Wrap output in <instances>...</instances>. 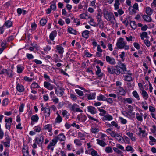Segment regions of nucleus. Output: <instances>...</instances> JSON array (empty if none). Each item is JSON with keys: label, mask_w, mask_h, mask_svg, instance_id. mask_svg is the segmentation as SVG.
<instances>
[{"label": "nucleus", "mask_w": 156, "mask_h": 156, "mask_svg": "<svg viewBox=\"0 0 156 156\" xmlns=\"http://www.w3.org/2000/svg\"><path fill=\"white\" fill-rule=\"evenodd\" d=\"M146 12L148 15L150 16L153 12V10L150 7H147L146 9Z\"/></svg>", "instance_id": "nucleus-39"}, {"label": "nucleus", "mask_w": 156, "mask_h": 156, "mask_svg": "<svg viewBox=\"0 0 156 156\" xmlns=\"http://www.w3.org/2000/svg\"><path fill=\"white\" fill-rule=\"evenodd\" d=\"M57 142V139L55 138L52 139V140L50 141L49 144L47 146V148L48 150H51L53 151L54 147L56 145Z\"/></svg>", "instance_id": "nucleus-6"}, {"label": "nucleus", "mask_w": 156, "mask_h": 156, "mask_svg": "<svg viewBox=\"0 0 156 156\" xmlns=\"http://www.w3.org/2000/svg\"><path fill=\"white\" fill-rule=\"evenodd\" d=\"M128 9L129 11V12L131 13V14H135L136 12V10L134 9L132 7V6H130L129 8Z\"/></svg>", "instance_id": "nucleus-54"}, {"label": "nucleus", "mask_w": 156, "mask_h": 156, "mask_svg": "<svg viewBox=\"0 0 156 156\" xmlns=\"http://www.w3.org/2000/svg\"><path fill=\"white\" fill-rule=\"evenodd\" d=\"M106 98L104 95L100 94L97 97V99L99 101H105Z\"/></svg>", "instance_id": "nucleus-37"}, {"label": "nucleus", "mask_w": 156, "mask_h": 156, "mask_svg": "<svg viewBox=\"0 0 156 156\" xmlns=\"http://www.w3.org/2000/svg\"><path fill=\"white\" fill-rule=\"evenodd\" d=\"M113 117L112 116L108 113H107L102 118V120L105 122V121H110L112 120Z\"/></svg>", "instance_id": "nucleus-12"}, {"label": "nucleus", "mask_w": 156, "mask_h": 156, "mask_svg": "<svg viewBox=\"0 0 156 156\" xmlns=\"http://www.w3.org/2000/svg\"><path fill=\"white\" fill-rule=\"evenodd\" d=\"M126 149L127 151H131V153H133L134 151V150L133 149L132 147L130 145L127 146Z\"/></svg>", "instance_id": "nucleus-47"}, {"label": "nucleus", "mask_w": 156, "mask_h": 156, "mask_svg": "<svg viewBox=\"0 0 156 156\" xmlns=\"http://www.w3.org/2000/svg\"><path fill=\"white\" fill-rule=\"evenodd\" d=\"M68 31L70 33L73 34H76V30H74L71 28H69L68 29Z\"/></svg>", "instance_id": "nucleus-55"}, {"label": "nucleus", "mask_w": 156, "mask_h": 156, "mask_svg": "<svg viewBox=\"0 0 156 156\" xmlns=\"http://www.w3.org/2000/svg\"><path fill=\"white\" fill-rule=\"evenodd\" d=\"M122 113L126 117H131V115L129 113L128 111L127 112L126 111H123L122 112Z\"/></svg>", "instance_id": "nucleus-58"}, {"label": "nucleus", "mask_w": 156, "mask_h": 156, "mask_svg": "<svg viewBox=\"0 0 156 156\" xmlns=\"http://www.w3.org/2000/svg\"><path fill=\"white\" fill-rule=\"evenodd\" d=\"M119 118L121 123L123 124H125L127 123V120L126 119H124L123 117H119Z\"/></svg>", "instance_id": "nucleus-50"}, {"label": "nucleus", "mask_w": 156, "mask_h": 156, "mask_svg": "<svg viewBox=\"0 0 156 156\" xmlns=\"http://www.w3.org/2000/svg\"><path fill=\"white\" fill-rule=\"evenodd\" d=\"M44 130H47L49 132H52V126L51 124L45 125L44 126Z\"/></svg>", "instance_id": "nucleus-19"}, {"label": "nucleus", "mask_w": 156, "mask_h": 156, "mask_svg": "<svg viewBox=\"0 0 156 156\" xmlns=\"http://www.w3.org/2000/svg\"><path fill=\"white\" fill-rule=\"evenodd\" d=\"M105 151L107 153H112L113 151L112 147L110 146L107 147L105 148Z\"/></svg>", "instance_id": "nucleus-49"}, {"label": "nucleus", "mask_w": 156, "mask_h": 156, "mask_svg": "<svg viewBox=\"0 0 156 156\" xmlns=\"http://www.w3.org/2000/svg\"><path fill=\"white\" fill-rule=\"evenodd\" d=\"M78 137L82 140H84L85 139V135L81 132H79L78 134Z\"/></svg>", "instance_id": "nucleus-62"}, {"label": "nucleus", "mask_w": 156, "mask_h": 156, "mask_svg": "<svg viewBox=\"0 0 156 156\" xmlns=\"http://www.w3.org/2000/svg\"><path fill=\"white\" fill-rule=\"evenodd\" d=\"M107 69L108 73L111 74L115 73V71L116 70L112 66H108Z\"/></svg>", "instance_id": "nucleus-23"}, {"label": "nucleus", "mask_w": 156, "mask_h": 156, "mask_svg": "<svg viewBox=\"0 0 156 156\" xmlns=\"http://www.w3.org/2000/svg\"><path fill=\"white\" fill-rule=\"evenodd\" d=\"M98 22L99 28L101 29H103L104 27L103 21L102 20H101Z\"/></svg>", "instance_id": "nucleus-51"}, {"label": "nucleus", "mask_w": 156, "mask_h": 156, "mask_svg": "<svg viewBox=\"0 0 156 156\" xmlns=\"http://www.w3.org/2000/svg\"><path fill=\"white\" fill-rule=\"evenodd\" d=\"M44 137L42 133H41L38 136L36 137L35 139L36 143L38 144L40 147L42 146V144L44 141Z\"/></svg>", "instance_id": "nucleus-5"}, {"label": "nucleus", "mask_w": 156, "mask_h": 156, "mask_svg": "<svg viewBox=\"0 0 156 156\" xmlns=\"http://www.w3.org/2000/svg\"><path fill=\"white\" fill-rule=\"evenodd\" d=\"M57 114L58 116L55 119V122L57 123H60L62 121V118L58 113H57Z\"/></svg>", "instance_id": "nucleus-32"}, {"label": "nucleus", "mask_w": 156, "mask_h": 156, "mask_svg": "<svg viewBox=\"0 0 156 156\" xmlns=\"http://www.w3.org/2000/svg\"><path fill=\"white\" fill-rule=\"evenodd\" d=\"M124 40L123 38L120 37L117 40L116 44L117 47L119 49H122L124 48L126 50L129 49V46L126 45V43L124 41Z\"/></svg>", "instance_id": "nucleus-2"}, {"label": "nucleus", "mask_w": 156, "mask_h": 156, "mask_svg": "<svg viewBox=\"0 0 156 156\" xmlns=\"http://www.w3.org/2000/svg\"><path fill=\"white\" fill-rule=\"evenodd\" d=\"M120 4L119 0H115L114 5L115 9H118L119 8V6Z\"/></svg>", "instance_id": "nucleus-45"}, {"label": "nucleus", "mask_w": 156, "mask_h": 156, "mask_svg": "<svg viewBox=\"0 0 156 156\" xmlns=\"http://www.w3.org/2000/svg\"><path fill=\"white\" fill-rule=\"evenodd\" d=\"M89 33V32L87 30H85L83 32L82 36L83 37L87 39L88 38Z\"/></svg>", "instance_id": "nucleus-41"}, {"label": "nucleus", "mask_w": 156, "mask_h": 156, "mask_svg": "<svg viewBox=\"0 0 156 156\" xmlns=\"http://www.w3.org/2000/svg\"><path fill=\"white\" fill-rule=\"evenodd\" d=\"M115 93H110L109 94L108 96L112 97L115 99L117 97V95H122L125 96L126 94V90L122 87H117L115 90Z\"/></svg>", "instance_id": "nucleus-1"}, {"label": "nucleus", "mask_w": 156, "mask_h": 156, "mask_svg": "<svg viewBox=\"0 0 156 156\" xmlns=\"http://www.w3.org/2000/svg\"><path fill=\"white\" fill-rule=\"evenodd\" d=\"M87 119V117L84 114H80L77 116V119L80 122L85 121Z\"/></svg>", "instance_id": "nucleus-15"}, {"label": "nucleus", "mask_w": 156, "mask_h": 156, "mask_svg": "<svg viewBox=\"0 0 156 156\" xmlns=\"http://www.w3.org/2000/svg\"><path fill=\"white\" fill-rule=\"evenodd\" d=\"M105 101L107 102L110 105H112L113 103V100L111 98H106Z\"/></svg>", "instance_id": "nucleus-57"}, {"label": "nucleus", "mask_w": 156, "mask_h": 156, "mask_svg": "<svg viewBox=\"0 0 156 156\" xmlns=\"http://www.w3.org/2000/svg\"><path fill=\"white\" fill-rule=\"evenodd\" d=\"M62 115L66 119H69V114L66 110H63L62 112Z\"/></svg>", "instance_id": "nucleus-35"}, {"label": "nucleus", "mask_w": 156, "mask_h": 156, "mask_svg": "<svg viewBox=\"0 0 156 156\" xmlns=\"http://www.w3.org/2000/svg\"><path fill=\"white\" fill-rule=\"evenodd\" d=\"M44 86L49 90H51L54 88H56V87L55 86L51 84L48 81H45L44 82Z\"/></svg>", "instance_id": "nucleus-7"}, {"label": "nucleus", "mask_w": 156, "mask_h": 156, "mask_svg": "<svg viewBox=\"0 0 156 156\" xmlns=\"http://www.w3.org/2000/svg\"><path fill=\"white\" fill-rule=\"evenodd\" d=\"M87 108L88 111L92 114H95L97 113V111L95 108L92 106L87 107Z\"/></svg>", "instance_id": "nucleus-18"}, {"label": "nucleus", "mask_w": 156, "mask_h": 156, "mask_svg": "<svg viewBox=\"0 0 156 156\" xmlns=\"http://www.w3.org/2000/svg\"><path fill=\"white\" fill-rule=\"evenodd\" d=\"M133 102V99L131 98H124V103H128L131 104Z\"/></svg>", "instance_id": "nucleus-29"}, {"label": "nucleus", "mask_w": 156, "mask_h": 156, "mask_svg": "<svg viewBox=\"0 0 156 156\" xmlns=\"http://www.w3.org/2000/svg\"><path fill=\"white\" fill-rule=\"evenodd\" d=\"M140 36L141 39L144 40V38H147L148 36L147 33L146 32H143L140 34Z\"/></svg>", "instance_id": "nucleus-40"}, {"label": "nucleus", "mask_w": 156, "mask_h": 156, "mask_svg": "<svg viewBox=\"0 0 156 156\" xmlns=\"http://www.w3.org/2000/svg\"><path fill=\"white\" fill-rule=\"evenodd\" d=\"M43 111L45 119H48L50 117L51 113L50 109L49 108L45 107V109L43 110Z\"/></svg>", "instance_id": "nucleus-10"}, {"label": "nucleus", "mask_w": 156, "mask_h": 156, "mask_svg": "<svg viewBox=\"0 0 156 156\" xmlns=\"http://www.w3.org/2000/svg\"><path fill=\"white\" fill-rule=\"evenodd\" d=\"M108 126H110L111 125L112 126H114L117 129H120V126H119L117 123L115 121H112L111 122V124L109 123L108 124Z\"/></svg>", "instance_id": "nucleus-36"}, {"label": "nucleus", "mask_w": 156, "mask_h": 156, "mask_svg": "<svg viewBox=\"0 0 156 156\" xmlns=\"http://www.w3.org/2000/svg\"><path fill=\"white\" fill-rule=\"evenodd\" d=\"M55 138L57 139V141L59 140L60 141H64L66 140V137L63 133H60L58 136H56Z\"/></svg>", "instance_id": "nucleus-11"}, {"label": "nucleus", "mask_w": 156, "mask_h": 156, "mask_svg": "<svg viewBox=\"0 0 156 156\" xmlns=\"http://www.w3.org/2000/svg\"><path fill=\"white\" fill-rule=\"evenodd\" d=\"M96 67L97 70L96 71V74L97 76L98 79H101L103 76V74L101 73V69L99 66H96Z\"/></svg>", "instance_id": "nucleus-14"}, {"label": "nucleus", "mask_w": 156, "mask_h": 156, "mask_svg": "<svg viewBox=\"0 0 156 156\" xmlns=\"http://www.w3.org/2000/svg\"><path fill=\"white\" fill-rule=\"evenodd\" d=\"M17 72L18 73H21L24 69V67L21 65H18L17 66Z\"/></svg>", "instance_id": "nucleus-42"}, {"label": "nucleus", "mask_w": 156, "mask_h": 156, "mask_svg": "<svg viewBox=\"0 0 156 156\" xmlns=\"http://www.w3.org/2000/svg\"><path fill=\"white\" fill-rule=\"evenodd\" d=\"M123 76L125 78V80L127 81H130L132 80V77L129 76L125 75Z\"/></svg>", "instance_id": "nucleus-56"}, {"label": "nucleus", "mask_w": 156, "mask_h": 156, "mask_svg": "<svg viewBox=\"0 0 156 156\" xmlns=\"http://www.w3.org/2000/svg\"><path fill=\"white\" fill-rule=\"evenodd\" d=\"M131 28L133 29H135L136 27V24L134 21H131L130 23Z\"/></svg>", "instance_id": "nucleus-48"}, {"label": "nucleus", "mask_w": 156, "mask_h": 156, "mask_svg": "<svg viewBox=\"0 0 156 156\" xmlns=\"http://www.w3.org/2000/svg\"><path fill=\"white\" fill-rule=\"evenodd\" d=\"M122 64H124L123 63H120L119 65L120 66H115L116 69H115L116 70L115 71V74L117 75H119L120 73L122 74V73H123L124 72V70H122V67L121 66Z\"/></svg>", "instance_id": "nucleus-8"}, {"label": "nucleus", "mask_w": 156, "mask_h": 156, "mask_svg": "<svg viewBox=\"0 0 156 156\" xmlns=\"http://www.w3.org/2000/svg\"><path fill=\"white\" fill-rule=\"evenodd\" d=\"M143 114L142 113H136V118L139 121L142 122L143 121Z\"/></svg>", "instance_id": "nucleus-34"}, {"label": "nucleus", "mask_w": 156, "mask_h": 156, "mask_svg": "<svg viewBox=\"0 0 156 156\" xmlns=\"http://www.w3.org/2000/svg\"><path fill=\"white\" fill-rule=\"evenodd\" d=\"M142 95L144 99L147 100L148 98V95L147 93L145 91H143L141 92Z\"/></svg>", "instance_id": "nucleus-53"}, {"label": "nucleus", "mask_w": 156, "mask_h": 156, "mask_svg": "<svg viewBox=\"0 0 156 156\" xmlns=\"http://www.w3.org/2000/svg\"><path fill=\"white\" fill-rule=\"evenodd\" d=\"M96 93H93L85 94V96L88 100L94 99L95 98Z\"/></svg>", "instance_id": "nucleus-21"}, {"label": "nucleus", "mask_w": 156, "mask_h": 156, "mask_svg": "<svg viewBox=\"0 0 156 156\" xmlns=\"http://www.w3.org/2000/svg\"><path fill=\"white\" fill-rule=\"evenodd\" d=\"M57 34V32L56 30H54L52 31L50 34V39L51 40L53 41L55 37H56Z\"/></svg>", "instance_id": "nucleus-27"}, {"label": "nucleus", "mask_w": 156, "mask_h": 156, "mask_svg": "<svg viewBox=\"0 0 156 156\" xmlns=\"http://www.w3.org/2000/svg\"><path fill=\"white\" fill-rule=\"evenodd\" d=\"M142 18L146 22H150L152 21L151 18L148 15H144L142 16Z\"/></svg>", "instance_id": "nucleus-24"}, {"label": "nucleus", "mask_w": 156, "mask_h": 156, "mask_svg": "<svg viewBox=\"0 0 156 156\" xmlns=\"http://www.w3.org/2000/svg\"><path fill=\"white\" fill-rule=\"evenodd\" d=\"M115 138L119 142H122L124 140L123 138L119 134L117 133L116 134Z\"/></svg>", "instance_id": "nucleus-33"}, {"label": "nucleus", "mask_w": 156, "mask_h": 156, "mask_svg": "<svg viewBox=\"0 0 156 156\" xmlns=\"http://www.w3.org/2000/svg\"><path fill=\"white\" fill-rule=\"evenodd\" d=\"M139 131V135H140L143 137H146L147 135V133L145 130H142L141 127L138 128Z\"/></svg>", "instance_id": "nucleus-20"}, {"label": "nucleus", "mask_w": 156, "mask_h": 156, "mask_svg": "<svg viewBox=\"0 0 156 156\" xmlns=\"http://www.w3.org/2000/svg\"><path fill=\"white\" fill-rule=\"evenodd\" d=\"M39 118L37 114L33 115L31 117V119L33 122H38Z\"/></svg>", "instance_id": "nucleus-30"}, {"label": "nucleus", "mask_w": 156, "mask_h": 156, "mask_svg": "<svg viewBox=\"0 0 156 156\" xmlns=\"http://www.w3.org/2000/svg\"><path fill=\"white\" fill-rule=\"evenodd\" d=\"M127 107L128 108V112L130 115H135V113H132V112L133 111V108L132 106L130 105H128Z\"/></svg>", "instance_id": "nucleus-38"}, {"label": "nucleus", "mask_w": 156, "mask_h": 156, "mask_svg": "<svg viewBox=\"0 0 156 156\" xmlns=\"http://www.w3.org/2000/svg\"><path fill=\"white\" fill-rule=\"evenodd\" d=\"M142 107L144 110H146L148 109L147 104L146 101L143 102L141 103Z\"/></svg>", "instance_id": "nucleus-61"}, {"label": "nucleus", "mask_w": 156, "mask_h": 156, "mask_svg": "<svg viewBox=\"0 0 156 156\" xmlns=\"http://www.w3.org/2000/svg\"><path fill=\"white\" fill-rule=\"evenodd\" d=\"M75 91L78 95L80 96H83V92L79 89H76Z\"/></svg>", "instance_id": "nucleus-64"}, {"label": "nucleus", "mask_w": 156, "mask_h": 156, "mask_svg": "<svg viewBox=\"0 0 156 156\" xmlns=\"http://www.w3.org/2000/svg\"><path fill=\"white\" fill-rule=\"evenodd\" d=\"M56 49L58 52L60 54H62L64 52L63 48L60 45H57Z\"/></svg>", "instance_id": "nucleus-25"}, {"label": "nucleus", "mask_w": 156, "mask_h": 156, "mask_svg": "<svg viewBox=\"0 0 156 156\" xmlns=\"http://www.w3.org/2000/svg\"><path fill=\"white\" fill-rule=\"evenodd\" d=\"M16 89L17 90L20 92H22L24 90V87L21 84L19 83H16Z\"/></svg>", "instance_id": "nucleus-17"}, {"label": "nucleus", "mask_w": 156, "mask_h": 156, "mask_svg": "<svg viewBox=\"0 0 156 156\" xmlns=\"http://www.w3.org/2000/svg\"><path fill=\"white\" fill-rule=\"evenodd\" d=\"M126 134L129 137L130 139H131L132 141L135 142L136 141L135 135L132 133L127 132L126 133Z\"/></svg>", "instance_id": "nucleus-16"}, {"label": "nucleus", "mask_w": 156, "mask_h": 156, "mask_svg": "<svg viewBox=\"0 0 156 156\" xmlns=\"http://www.w3.org/2000/svg\"><path fill=\"white\" fill-rule=\"evenodd\" d=\"M132 94L133 96L138 100H140L139 95L136 91L135 90L133 91L132 92Z\"/></svg>", "instance_id": "nucleus-44"}, {"label": "nucleus", "mask_w": 156, "mask_h": 156, "mask_svg": "<svg viewBox=\"0 0 156 156\" xmlns=\"http://www.w3.org/2000/svg\"><path fill=\"white\" fill-rule=\"evenodd\" d=\"M69 106V110L74 112H79L81 113L83 112L82 110L80 109L79 106L76 104H70Z\"/></svg>", "instance_id": "nucleus-4"}, {"label": "nucleus", "mask_w": 156, "mask_h": 156, "mask_svg": "<svg viewBox=\"0 0 156 156\" xmlns=\"http://www.w3.org/2000/svg\"><path fill=\"white\" fill-rule=\"evenodd\" d=\"M103 15L107 21H110L112 24L115 23V19L112 12H108L107 11L105 10L104 12Z\"/></svg>", "instance_id": "nucleus-3"}, {"label": "nucleus", "mask_w": 156, "mask_h": 156, "mask_svg": "<svg viewBox=\"0 0 156 156\" xmlns=\"http://www.w3.org/2000/svg\"><path fill=\"white\" fill-rule=\"evenodd\" d=\"M55 89V93L57 96L59 97H61L63 95L64 91L60 89H58L56 88Z\"/></svg>", "instance_id": "nucleus-28"}, {"label": "nucleus", "mask_w": 156, "mask_h": 156, "mask_svg": "<svg viewBox=\"0 0 156 156\" xmlns=\"http://www.w3.org/2000/svg\"><path fill=\"white\" fill-rule=\"evenodd\" d=\"M121 66L122 67V70H124V72L122 73V74H126L131 76L133 75V73L130 70H127L126 67V66L124 64H122Z\"/></svg>", "instance_id": "nucleus-13"}, {"label": "nucleus", "mask_w": 156, "mask_h": 156, "mask_svg": "<svg viewBox=\"0 0 156 156\" xmlns=\"http://www.w3.org/2000/svg\"><path fill=\"white\" fill-rule=\"evenodd\" d=\"M90 19V20L89 22L90 24L93 26L95 27L96 26V23L94 22V19L92 18Z\"/></svg>", "instance_id": "nucleus-59"}, {"label": "nucleus", "mask_w": 156, "mask_h": 156, "mask_svg": "<svg viewBox=\"0 0 156 156\" xmlns=\"http://www.w3.org/2000/svg\"><path fill=\"white\" fill-rule=\"evenodd\" d=\"M98 110L100 111V113L99 114V115L100 116H102L104 117V116H105V115H106L107 113V112L103 109H100V108H98Z\"/></svg>", "instance_id": "nucleus-43"}, {"label": "nucleus", "mask_w": 156, "mask_h": 156, "mask_svg": "<svg viewBox=\"0 0 156 156\" xmlns=\"http://www.w3.org/2000/svg\"><path fill=\"white\" fill-rule=\"evenodd\" d=\"M96 140L97 141V144L102 147H104L107 145V144L105 142L101 140L97 139Z\"/></svg>", "instance_id": "nucleus-31"}, {"label": "nucleus", "mask_w": 156, "mask_h": 156, "mask_svg": "<svg viewBox=\"0 0 156 156\" xmlns=\"http://www.w3.org/2000/svg\"><path fill=\"white\" fill-rule=\"evenodd\" d=\"M8 99L6 98L3 100L2 101V105L4 106H6L8 103Z\"/></svg>", "instance_id": "nucleus-60"}, {"label": "nucleus", "mask_w": 156, "mask_h": 156, "mask_svg": "<svg viewBox=\"0 0 156 156\" xmlns=\"http://www.w3.org/2000/svg\"><path fill=\"white\" fill-rule=\"evenodd\" d=\"M9 78H12L14 74V73H13V72L12 70L9 69H7L6 72V74H5Z\"/></svg>", "instance_id": "nucleus-26"}, {"label": "nucleus", "mask_w": 156, "mask_h": 156, "mask_svg": "<svg viewBox=\"0 0 156 156\" xmlns=\"http://www.w3.org/2000/svg\"><path fill=\"white\" fill-rule=\"evenodd\" d=\"M12 24V22L11 21L8 20L5 22L4 25L8 28L11 27Z\"/></svg>", "instance_id": "nucleus-46"}, {"label": "nucleus", "mask_w": 156, "mask_h": 156, "mask_svg": "<svg viewBox=\"0 0 156 156\" xmlns=\"http://www.w3.org/2000/svg\"><path fill=\"white\" fill-rule=\"evenodd\" d=\"M30 88L31 89H37L40 88V86L37 83L35 82H34L32 83L30 86Z\"/></svg>", "instance_id": "nucleus-22"}, {"label": "nucleus", "mask_w": 156, "mask_h": 156, "mask_svg": "<svg viewBox=\"0 0 156 156\" xmlns=\"http://www.w3.org/2000/svg\"><path fill=\"white\" fill-rule=\"evenodd\" d=\"M90 130L91 132L93 133L96 134L98 133L99 131V129L98 128L95 127H93L91 128Z\"/></svg>", "instance_id": "nucleus-52"}, {"label": "nucleus", "mask_w": 156, "mask_h": 156, "mask_svg": "<svg viewBox=\"0 0 156 156\" xmlns=\"http://www.w3.org/2000/svg\"><path fill=\"white\" fill-rule=\"evenodd\" d=\"M34 131L37 132H40L41 130V128L40 126H35L34 128Z\"/></svg>", "instance_id": "nucleus-63"}, {"label": "nucleus", "mask_w": 156, "mask_h": 156, "mask_svg": "<svg viewBox=\"0 0 156 156\" xmlns=\"http://www.w3.org/2000/svg\"><path fill=\"white\" fill-rule=\"evenodd\" d=\"M105 59L107 62L111 65H114L116 64L115 61L113 57L107 55L106 56Z\"/></svg>", "instance_id": "nucleus-9"}]
</instances>
